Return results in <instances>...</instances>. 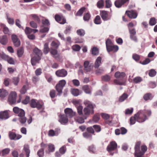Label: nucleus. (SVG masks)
Instances as JSON below:
<instances>
[{
    "label": "nucleus",
    "instance_id": "nucleus-37",
    "mask_svg": "<svg viewBox=\"0 0 157 157\" xmlns=\"http://www.w3.org/2000/svg\"><path fill=\"white\" fill-rule=\"evenodd\" d=\"M0 26L3 29V31L5 34L8 33L9 31V29L5 25L1 24Z\"/></svg>",
    "mask_w": 157,
    "mask_h": 157
},
{
    "label": "nucleus",
    "instance_id": "nucleus-7",
    "mask_svg": "<svg viewBox=\"0 0 157 157\" xmlns=\"http://www.w3.org/2000/svg\"><path fill=\"white\" fill-rule=\"evenodd\" d=\"M66 84V81L65 80H60L56 84L55 88L58 92V95L60 96L62 93V90Z\"/></svg>",
    "mask_w": 157,
    "mask_h": 157
},
{
    "label": "nucleus",
    "instance_id": "nucleus-1",
    "mask_svg": "<svg viewBox=\"0 0 157 157\" xmlns=\"http://www.w3.org/2000/svg\"><path fill=\"white\" fill-rule=\"evenodd\" d=\"M144 111H139L134 115V117H131L130 119V124H135L136 121L141 123L144 122L147 118L144 114Z\"/></svg>",
    "mask_w": 157,
    "mask_h": 157
},
{
    "label": "nucleus",
    "instance_id": "nucleus-47",
    "mask_svg": "<svg viewBox=\"0 0 157 157\" xmlns=\"http://www.w3.org/2000/svg\"><path fill=\"white\" fill-rule=\"evenodd\" d=\"M100 119V115L98 114H95L93 117L92 120L95 122H97Z\"/></svg>",
    "mask_w": 157,
    "mask_h": 157
},
{
    "label": "nucleus",
    "instance_id": "nucleus-14",
    "mask_svg": "<svg viewBox=\"0 0 157 157\" xmlns=\"http://www.w3.org/2000/svg\"><path fill=\"white\" fill-rule=\"evenodd\" d=\"M125 14L131 19L136 18L138 15L137 13L133 10L126 11Z\"/></svg>",
    "mask_w": 157,
    "mask_h": 157
},
{
    "label": "nucleus",
    "instance_id": "nucleus-34",
    "mask_svg": "<svg viewBox=\"0 0 157 157\" xmlns=\"http://www.w3.org/2000/svg\"><path fill=\"white\" fill-rule=\"evenodd\" d=\"M48 151H46V152L49 154L51 152H53L55 150V147L52 144H49L48 145Z\"/></svg>",
    "mask_w": 157,
    "mask_h": 157
},
{
    "label": "nucleus",
    "instance_id": "nucleus-18",
    "mask_svg": "<svg viewBox=\"0 0 157 157\" xmlns=\"http://www.w3.org/2000/svg\"><path fill=\"white\" fill-rule=\"evenodd\" d=\"M100 15L102 19L104 21H106L110 19V17L107 11L105 10L100 11Z\"/></svg>",
    "mask_w": 157,
    "mask_h": 157
},
{
    "label": "nucleus",
    "instance_id": "nucleus-31",
    "mask_svg": "<svg viewBox=\"0 0 157 157\" xmlns=\"http://www.w3.org/2000/svg\"><path fill=\"white\" fill-rule=\"evenodd\" d=\"M71 93L72 94L75 96H77L81 94L78 89L75 88L71 89Z\"/></svg>",
    "mask_w": 157,
    "mask_h": 157
},
{
    "label": "nucleus",
    "instance_id": "nucleus-60",
    "mask_svg": "<svg viewBox=\"0 0 157 157\" xmlns=\"http://www.w3.org/2000/svg\"><path fill=\"white\" fill-rule=\"evenodd\" d=\"M66 150V148L65 146H63L60 149L59 151L60 153L62 154H64Z\"/></svg>",
    "mask_w": 157,
    "mask_h": 157
},
{
    "label": "nucleus",
    "instance_id": "nucleus-2",
    "mask_svg": "<svg viewBox=\"0 0 157 157\" xmlns=\"http://www.w3.org/2000/svg\"><path fill=\"white\" fill-rule=\"evenodd\" d=\"M84 104L86 106L83 109L84 115L87 117V118L90 115L94 113V106L90 101L86 100L84 102Z\"/></svg>",
    "mask_w": 157,
    "mask_h": 157
},
{
    "label": "nucleus",
    "instance_id": "nucleus-56",
    "mask_svg": "<svg viewBox=\"0 0 157 157\" xmlns=\"http://www.w3.org/2000/svg\"><path fill=\"white\" fill-rule=\"evenodd\" d=\"M72 48L75 51H78L80 50L81 47L78 45L75 44L72 46Z\"/></svg>",
    "mask_w": 157,
    "mask_h": 157
},
{
    "label": "nucleus",
    "instance_id": "nucleus-38",
    "mask_svg": "<svg viewBox=\"0 0 157 157\" xmlns=\"http://www.w3.org/2000/svg\"><path fill=\"white\" fill-rule=\"evenodd\" d=\"M153 98V96L152 94L150 93H148L145 94L144 97V100L147 101L149 100H151Z\"/></svg>",
    "mask_w": 157,
    "mask_h": 157
},
{
    "label": "nucleus",
    "instance_id": "nucleus-39",
    "mask_svg": "<svg viewBox=\"0 0 157 157\" xmlns=\"http://www.w3.org/2000/svg\"><path fill=\"white\" fill-rule=\"evenodd\" d=\"M82 89L86 94H90L91 91L88 85H85L82 87Z\"/></svg>",
    "mask_w": 157,
    "mask_h": 157
},
{
    "label": "nucleus",
    "instance_id": "nucleus-64",
    "mask_svg": "<svg viewBox=\"0 0 157 157\" xmlns=\"http://www.w3.org/2000/svg\"><path fill=\"white\" fill-rule=\"evenodd\" d=\"M156 23L155 19V18L153 17L150 19L149 24L151 25H154Z\"/></svg>",
    "mask_w": 157,
    "mask_h": 157
},
{
    "label": "nucleus",
    "instance_id": "nucleus-58",
    "mask_svg": "<svg viewBox=\"0 0 157 157\" xmlns=\"http://www.w3.org/2000/svg\"><path fill=\"white\" fill-rule=\"evenodd\" d=\"M129 0H121L120 1L118 0V8L121 7L122 5L126 3Z\"/></svg>",
    "mask_w": 157,
    "mask_h": 157
},
{
    "label": "nucleus",
    "instance_id": "nucleus-41",
    "mask_svg": "<svg viewBox=\"0 0 157 157\" xmlns=\"http://www.w3.org/2000/svg\"><path fill=\"white\" fill-rule=\"evenodd\" d=\"M94 22L96 24H100L101 23V21L100 16H97L94 20Z\"/></svg>",
    "mask_w": 157,
    "mask_h": 157
},
{
    "label": "nucleus",
    "instance_id": "nucleus-61",
    "mask_svg": "<svg viewBox=\"0 0 157 157\" xmlns=\"http://www.w3.org/2000/svg\"><path fill=\"white\" fill-rule=\"evenodd\" d=\"M90 17V15L89 13H87L85 14L83 16V19L85 21H88Z\"/></svg>",
    "mask_w": 157,
    "mask_h": 157
},
{
    "label": "nucleus",
    "instance_id": "nucleus-15",
    "mask_svg": "<svg viewBox=\"0 0 157 157\" xmlns=\"http://www.w3.org/2000/svg\"><path fill=\"white\" fill-rule=\"evenodd\" d=\"M55 18L56 21L60 24H63L66 22V19L63 17L62 14H56L55 15Z\"/></svg>",
    "mask_w": 157,
    "mask_h": 157
},
{
    "label": "nucleus",
    "instance_id": "nucleus-25",
    "mask_svg": "<svg viewBox=\"0 0 157 157\" xmlns=\"http://www.w3.org/2000/svg\"><path fill=\"white\" fill-rule=\"evenodd\" d=\"M141 151L139 152L138 157H141L143 155L147 150V147L146 145H142L141 147Z\"/></svg>",
    "mask_w": 157,
    "mask_h": 157
},
{
    "label": "nucleus",
    "instance_id": "nucleus-8",
    "mask_svg": "<svg viewBox=\"0 0 157 157\" xmlns=\"http://www.w3.org/2000/svg\"><path fill=\"white\" fill-rule=\"evenodd\" d=\"M126 78L124 72H118V85H125Z\"/></svg>",
    "mask_w": 157,
    "mask_h": 157
},
{
    "label": "nucleus",
    "instance_id": "nucleus-53",
    "mask_svg": "<svg viewBox=\"0 0 157 157\" xmlns=\"http://www.w3.org/2000/svg\"><path fill=\"white\" fill-rule=\"evenodd\" d=\"M42 23L43 25L45 26H49L50 25L49 21L47 19L42 20Z\"/></svg>",
    "mask_w": 157,
    "mask_h": 157
},
{
    "label": "nucleus",
    "instance_id": "nucleus-63",
    "mask_svg": "<svg viewBox=\"0 0 157 157\" xmlns=\"http://www.w3.org/2000/svg\"><path fill=\"white\" fill-rule=\"evenodd\" d=\"M30 97L29 96H26L25 99L22 101L23 104L26 105L29 102Z\"/></svg>",
    "mask_w": 157,
    "mask_h": 157
},
{
    "label": "nucleus",
    "instance_id": "nucleus-26",
    "mask_svg": "<svg viewBox=\"0 0 157 157\" xmlns=\"http://www.w3.org/2000/svg\"><path fill=\"white\" fill-rule=\"evenodd\" d=\"M33 52L37 56V57L41 58L42 55V52L41 51L37 48H35L33 50Z\"/></svg>",
    "mask_w": 157,
    "mask_h": 157
},
{
    "label": "nucleus",
    "instance_id": "nucleus-33",
    "mask_svg": "<svg viewBox=\"0 0 157 157\" xmlns=\"http://www.w3.org/2000/svg\"><path fill=\"white\" fill-rule=\"evenodd\" d=\"M50 50L48 43H45L44 44L43 48V52L44 53L45 55L47 54L50 51Z\"/></svg>",
    "mask_w": 157,
    "mask_h": 157
},
{
    "label": "nucleus",
    "instance_id": "nucleus-12",
    "mask_svg": "<svg viewBox=\"0 0 157 157\" xmlns=\"http://www.w3.org/2000/svg\"><path fill=\"white\" fill-rule=\"evenodd\" d=\"M56 75L58 77H64L67 75V71L64 69L59 70L56 72Z\"/></svg>",
    "mask_w": 157,
    "mask_h": 157
},
{
    "label": "nucleus",
    "instance_id": "nucleus-57",
    "mask_svg": "<svg viewBox=\"0 0 157 157\" xmlns=\"http://www.w3.org/2000/svg\"><path fill=\"white\" fill-rule=\"evenodd\" d=\"M120 131V132H118V135H119L120 134H121L122 135H124V134H125L127 133V130L124 128L122 127L121 128Z\"/></svg>",
    "mask_w": 157,
    "mask_h": 157
},
{
    "label": "nucleus",
    "instance_id": "nucleus-36",
    "mask_svg": "<svg viewBox=\"0 0 157 157\" xmlns=\"http://www.w3.org/2000/svg\"><path fill=\"white\" fill-rule=\"evenodd\" d=\"M24 53V49L22 47L20 48L17 50V55L18 57H21Z\"/></svg>",
    "mask_w": 157,
    "mask_h": 157
},
{
    "label": "nucleus",
    "instance_id": "nucleus-45",
    "mask_svg": "<svg viewBox=\"0 0 157 157\" xmlns=\"http://www.w3.org/2000/svg\"><path fill=\"white\" fill-rule=\"evenodd\" d=\"M45 78L47 81L49 83L52 82L53 80L52 76L50 75L47 74L45 75Z\"/></svg>",
    "mask_w": 157,
    "mask_h": 157
},
{
    "label": "nucleus",
    "instance_id": "nucleus-48",
    "mask_svg": "<svg viewBox=\"0 0 157 157\" xmlns=\"http://www.w3.org/2000/svg\"><path fill=\"white\" fill-rule=\"evenodd\" d=\"M83 137L87 139H91L92 138V134L87 132H86L83 134Z\"/></svg>",
    "mask_w": 157,
    "mask_h": 157
},
{
    "label": "nucleus",
    "instance_id": "nucleus-16",
    "mask_svg": "<svg viewBox=\"0 0 157 157\" xmlns=\"http://www.w3.org/2000/svg\"><path fill=\"white\" fill-rule=\"evenodd\" d=\"M11 39L14 45L16 47H18L20 45V42L17 36L15 34H12Z\"/></svg>",
    "mask_w": 157,
    "mask_h": 157
},
{
    "label": "nucleus",
    "instance_id": "nucleus-29",
    "mask_svg": "<svg viewBox=\"0 0 157 157\" xmlns=\"http://www.w3.org/2000/svg\"><path fill=\"white\" fill-rule=\"evenodd\" d=\"M101 58L100 56L97 58L94 63L95 68H98L99 67L101 63Z\"/></svg>",
    "mask_w": 157,
    "mask_h": 157
},
{
    "label": "nucleus",
    "instance_id": "nucleus-46",
    "mask_svg": "<svg viewBox=\"0 0 157 157\" xmlns=\"http://www.w3.org/2000/svg\"><path fill=\"white\" fill-rule=\"evenodd\" d=\"M76 108L78 114L80 115H82V106L81 105H79L78 106H77Z\"/></svg>",
    "mask_w": 157,
    "mask_h": 157
},
{
    "label": "nucleus",
    "instance_id": "nucleus-35",
    "mask_svg": "<svg viewBox=\"0 0 157 157\" xmlns=\"http://www.w3.org/2000/svg\"><path fill=\"white\" fill-rule=\"evenodd\" d=\"M86 10V8L85 7H82L77 12L76 15L79 16H81Z\"/></svg>",
    "mask_w": 157,
    "mask_h": 157
},
{
    "label": "nucleus",
    "instance_id": "nucleus-23",
    "mask_svg": "<svg viewBox=\"0 0 157 157\" xmlns=\"http://www.w3.org/2000/svg\"><path fill=\"white\" fill-rule=\"evenodd\" d=\"M8 41L7 36L3 35L0 36V43L2 45L6 44Z\"/></svg>",
    "mask_w": 157,
    "mask_h": 157
},
{
    "label": "nucleus",
    "instance_id": "nucleus-32",
    "mask_svg": "<svg viewBox=\"0 0 157 157\" xmlns=\"http://www.w3.org/2000/svg\"><path fill=\"white\" fill-rule=\"evenodd\" d=\"M23 149L25 152L26 157H29L30 153L29 146L28 145H25L24 146Z\"/></svg>",
    "mask_w": 157,
    "mask_h": 157
},
{
    "label": "nucleus",
    "instance_id": "nucleus-55",
    "mask_svg": "<svg viewBox=\"0 0 157 157\" xmlns=\"http://www.w3.org/2000/svg\"><path fill=\"white\" fill-rule=\"evenodd\" d=\"M9 56L4 53H0V59H2L7 61Z\"/></svg>",
    "mask_w": 157,
    "mask_h": 157
},
{
    "label": "nucleus",
    "instance_id": "nucleus-28",
    "mask_svg": "<svg viewBox=\"0 0 157 157\" xmlns=\"http://www.w3.org/2000/svg\"><path fill=\"white\" fill-rule=\"evenodd\" d=\"M8 94V92L4 89H0V98H3L5 97Z\"/></svg>",
    "mask_w": 157,
    "mask_h": 157
},
{
    "label": "nucleus",
    "instance_id": "nucleus-17",
    "mask_svg": "<svg viewBox=\"0 0 157 157\" xmlns=\"http://www.w3.org/2000/svg\"><path fill=\"white\" fill-rule=\"evenodd\" d=\"M9 136L11 140H17L19 139L22 137V136L19 134L17 135L13 132H10Z\"/></svg>",
    "mask_w": 157,
    "mask_h": 157
},
{
    "label": "nucleus",
    "instance_id": "nucleus-24",
    "mask_svg": "<svg viewBox=\"0 0 157 157\" xmlns=\"http://www.w3.org/2000/svg\"><path fill=\"white\" fill-rule=\"evenodd\" d=\"M41 58L34 56L31 59V63L33 66H35L37 63L40 60Z\"/></svg>",
    "mask_w": 157,
    "mask_h": 157
},
{
    "label": "nucleus",
    "instance_id": "nucleus-5",
    "mask_svg": "<svg viewBox=\"0 0 157 157\" xmlns=\"http://www.w3.org/2000/svg\"><path fill=\"white\" fill-rule=\"evenodd\" d=\"M107 50L108 52L112 51L113 52H116L118 50V46L113 45L111 40L109 39H107L105 42Z\"/></svg>",
    "mask_w": 157,
    "mask_h": 157
},
{
    "label": "nucleus",
    "instance_id": "nucleus-3",
    "mask_svg": "<svg viewBox=\"0 0 157 157\" xmlns=\"http://www.w3.org/2000/svg\"><path fill=\"white\" fill-rule=\"evenodd\" d=\"M13 111L19 117L18 120L21 124H24L26 122L27 119L25 116V113L24 110L15 107L13 108Z\"/></svg>",
    "mask_w": 157,
    "mask_h": 157
},
{
    "label": "nucleus",
    "instance_id": "nucleus-30",
    "mask_svg": "<svg viewBox=\"0 0 157 157\" xmlns=\"http://www.w3.org/2000/svg\"><path fill=\"white\" fill-rule=\"evenodd\" d=\"M60 44V43L59 41L57 40L53 41L51 44V45L56 48H57Z\"/></svg>",
    "mask_w": 157,
    "mask_h": 157
},
{
    "label": "nucleus",
    "instance_id": "nucleus-51",
    "mask_svg": "<svg viewBox=\"0 0 157 157\" xmlns=\"http://www.w3.org/2000/svg\"><path fill=\"white\" fill-rule=\"evenodd\" d=\"M92 53L94 55H98L99 53L98 49L96 47H94L92 49Z\"/></svg>",
    "mask_w": 157,
    "mask_h": 157
},
{
    "label": "nucleus",
    "instance_id": "nucleus-21",
    "mask_svg": "<svg viewBox=\"0 0 157 157\" xmlns=\"http://www.w3.org/2000/svg\"><path fill=\"white\" fill-rule=\"evenodd\" d=\"M140 142H137L135 146V155L137 157H138V155H139V152H140Z\"/></svg>",
    "mask_w": 157,
    "mask_h": 157
},
{
    "label": "nucleus",
    "instance_id": "nucleus-59",
    "mask_svg": "<svg viewBox=\"0 0 157 157\" xmlns=\"http://www.w3.org/2000/svg\"><path fill=\"white\" fill-rule=\"evenodd\" d=\"M142 81V78L139 77H137L133 79V82L136 83H137L140 82Z\"/></svg>",
    "mask_w": 157,
    "mask_h": 157
},
{
    "label": "nucleus",
    "instance_id": "nucleus-22",
    "mask_svg": "<svg viewBox=\"0 0 157 157\" xmlns=\"http://www.w3.org/2000/svg\"><path fill=\"white\" fill-rule=\"evenodd\" d=\"M87 117L83 115V117H77L75 118L76 121L79 124L83 123L84 122V120L87 119Z\"/></svg>",
    "mask_w": 157,
    "mask_h": 157
},
{
    "label": "nucleus",
    "instance_id": "nucleus-4",
    "mask_svg": "<svg viewBox=\"0 0 157 157\" xmlns=\"http://www.w3.org/2000/svg\"><path fill=\"white\" fill-rule=\"evenodd\" d=\"M29 104L32 108H36L38 109H40L43 108L44 103L42 101H38L36 99H33L30 101Z\"/></svg>",
    "mask_w": 157,
    "mask_h": 157
},
{
    "label": "nucleus",
    "instance_id": "nucleus-10",
    "mask_svg": "<svg viewBox=\"0 0 157 157\" xmlns=\"http://www.w3.org/2000/svg\"><path fill=\"white\" fill-rule=\"evenodd\" d=\"M59 121L61 124H65L68 121L67 117L64 114H60L59 115Z\"/></svg>",
    "mask_w": 157,
    "mask_h": 157
},
{
    "label": "nucleus",
    "instance_id": "nucleus-13",
    "mask_svg": "<svg viewBox=\"0 0 157 157\" xmlns=\"http://www.w3.org/2000/svg\"><path fill=\"white\" fill-rule=\"evenodd\" d=\"M9 110H6L0 112V119L2 120H6L10 117V113Z\"/></svg>",
    "mask_w": 157,
    "mask_h": 157
},
{
    "label": "nucleus",
    "instance_id": "nucleus-42",
    "mask_svg": "<svg viewBox=\"0 0 157 157\" xmlns=\"http://www.w3.org/2000/svg\"><path fill=\"white\" fill-rule=\"evenodd\" d=\"M76 32L77 34L80 36H83L85 34V31L82 29L77 30Z\"/></svg>",
    "mask_w": 157,
    "mask_h": 157
},
{
    "label": "nucleus",
    "instance_id": "nucleus-49",
    "mask_svg": "<svg viewBox=\"0 0 157 157\" xmlns=\"http://www.w3.org/2000/svg\"><path fill=\"white\" fill-rule=\"evenodd\" d=\"M19 81V79L18 77H14L12 79V82L16 86L17 85Z\"/></svg>",
    "mask_w": 157,
    "mask_h": 157
},
{
    "label": "nucleus",
    "instance_id": "nucleus-44",
    "mask_svg": "<svg viewBox=\"0 0 157 157\" xmlns=\"http://www.w3.org/2000/svg\"><path fill=\"white\" fill-rule=\"evenodd\" d=\"M102 80L105 82H108L110 80V76L108 75L102 76L101 77Z\"/></svg>",
    "mask_w": 157,
    "mask_h": 157
},
{
    "label": "nucleus",
    "instance_id": "nucleus-40",
    "mask_svg": "<svg viewBox=\"0 0 157 157\" xmlns=\"http://www.w3.org/2000/svg\"><path fill=\"white\" fill-rule=\"evenodd\" d=\"M97 6L99 8H103L104 6V2L103 0L99 1L97 3Z\"/></svg>",
    "mask_w": 157,
    "mask_h": 157
},
{
    "label": "nucleus",
    "instance_id": "nucleus-62",
    "mask_svg": "<svg viewBox=\"0 0 157 157\" xmlns=\"http://www.w3.org/2000/svg\"><path fill=\"white\" fill-rule=\"evenodd\" d=\"M71 29V27L70 25H68L66 27V29L64 31V33L65 34L70 33Z\"/></svg>",
    "mask_w": 157,
    "mask_h": 157
},
{
    "label": "nucleus",
    "instance_id": "nucleus-52",
    "mask_svg": "<svg viewBox=\"0 0 157 157\" xmlns=\"http://www.w3.org/2000/svg\"><path fill=\"white\" fill-rule=\"evenodd\" d=\"M33 29L30 28L29 27H26L25 29V34L27 35H29L33 32Z\"/></svg>",
    "mask_w": 157,
    "mask_h": 157
},
{
    "label": "nucleus",
    "instance_id": "nucleus-19",
    "mask_svg": "<svg viewBox=\"0 0 157 157\" xmlns=\"http://www.w3.org/2000/svg\"><path fill=\"white\" fill-rule=\"evenodd\" d=\"M50 52L52 57L55 59H57L59 57V55L58 54V51L56 49L51 48L50 50Z\"/></svg>",
    "mask_w": 157,
    "mask_h": 157
},
{
    "label": "nucleus",
    "instance_id": "nucleus-50",
    "mask_svg": "<svg viewBox=\"0 0 157 157\" xmlns=\"http://www.w3.org/2000/svg\"><path fill=\"white\" fill-rule=\"evenodd\" d=\"M156 74V72L155 70L153 69H151L149 71L148 75L151 77H153L155 76Z\"/></svg>",
    "mask_w": 157,
    "mask_h": 157
},
{
    "label": "nucleus",
    "instance_id": "nucleus-27",
    "mask_svg": "<svg viewBox=\"0 0 157 157\" xmlns=\"http://www.w3.org/2000/svg\"><path fill=\"white\" fill-rule=\"evenodd\" d=\"M10 150L9 148H6L3 149L0 151V155L2 156H4L9 154Z\"/></svg>",
    "mask_w": 157,
    "mask_h": 157
},
{
    "label": "nucleus",
    "instance_id": "nucleus-9",
    "mask_svg": "<svg viewBox=\"0 0 157 157\" xmlns=\"http://www.w3.org/2000/svg\"><path fill=\"white\" fill-rule=\"evenodd\" d=\"M17 94L15 91H12L10 93L8 97V101L10 104H14L16 102Z\"/></svg>",
    "mask_w": 157,
    "mask_h": 157
},
{
    "label": "nucleus",
    "instance_id": "nucleus-54",
    "mask_svg": "<svg viewBox=\"0 0 157 157\" xmlns=\"http://www.w3.org/2000/svg\"><path fill=\"white\" fill-rule=\"evenodd\" d=\"M43 149H40L37 152V154L39 157H43L44 155V151Z\"/></svg>",
    "mask_w": 157,
    "mask_h": 157
},
{
    "label": "nucleus",
    "instance_id": "nucleus-43",
    "mask_svg": "<svg viewBox=\"0 0 157 157\" xmlns=\"http://www.w3.org/2000/svg\"><path fill=\"white\" fill-rule=\"evenodd\" d=\"M128 95L126 93H124L120 97L119 101L122 102L125 100L128 97Z\"/></svg>",
    "mask_w": 157,
    "mask_h": 157
},
{
    "label": "nucleus",
    "instance_id": "nucleus-6",
    "mask_svg": "<svg viewBox=\"0 0 157 157\" xmlns=\"http://www.w3.org/2000/svg\"><path fill=\"white\" fill-rule=\"evenodd\" d=\"M117 144L115 141L110 142L106 148V150L110 154L112 155L114 153V151L117 147Z\"/></svg>",
    "mask_w": 157,
    "mask_h": 157
},
{
    "label": "nucleus",
    "instance_id": "nucleus-20",
    "mask_svg": "<svg viewBox=\"0 0 157 157\" xmlns=\"http://www.w3.org/2000/svg\"><path fill=\"white\" fill-rule=\"evenodd\" d=\"M84 70L87 72L90 71L92 67L89 65V62L88 61H85L84 63Z\"/></svg>",
    "mask_w": 157,
    "mask_h": 157
},
{
    "label": "nucleus",
    "instance_id": "nucleus-11",
    "mask_svg": "<svg viewBox=\"0 0 157 157\" xmlns=\"http://www.w3.org/2000/svg\"><path fill=\"white\" fill-rule=\"evenodd\" d=\"M64 113L67 117L71 118L74 116L76 113L74 112L72 109L70 108H66L64 110Z\"/></svg>",
    "mask_w": 157,
    "mask_h": 157
}]
</instances>
